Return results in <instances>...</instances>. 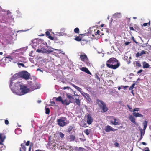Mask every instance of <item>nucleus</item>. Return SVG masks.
Here are the masks:
<instances>
[{"mask_svg": "<svg viewBox=\"0 0 151 151\" xmlns=\"http://www.w3.org/2000/svg\"><path fill=\"white\" fill-rule=\"evenodd\" d=\"M106 65L110 68L116 69L120 66V63L116 58H111L107 61Z\"/></svg>", "mask_w": 151, "mask_h": 151, "instance_id": "1", "label": "nucleus"}, {"mask_svg": "<svg viewBox=\"0 0 151 151\" xmlns=\"http://www.w3.org/2000/svg\"><path fill=\"white\" fill-rule=\"evenodd\" d=\"M13 83L12 81H10V88L12 91L14 93H15L16 94H19V90L22 85V83L20 82H18L17 83H15L14 84V86H12V84ZM19 94H20L19 93Z\"/></svg>", "mask_w": 151, "mask_h": 151, "instance_id": "2", "label": "nucleus"}, {"mask_svg": "<svg viewBox=\"0 0 151 151\" xmlns=\"http://www.w3.org/2000/svg\"><path fill=\"white\" fill-rule=\"evenodd\" d=\"M58 124L60 127H63L68 124L69 122L65 117H61L57 120Z\"/></svg>", "mask_w": 151, "mask_h": 151, "instance_id": "3", "label": "nucleus"}, {"mask_svg": "<svg viewBox=\"0 0 151 151\" xmlns=\"http://www.w3.org/2000/svg\"><path fill=\"white\" fill-rule=\"evenodd\" d=\"M96 103L100 108L102 109L103 112H105L108 111V107H107L105 103L102 101L97 99Z\"/></svg>", "mask_w": 151, "mask_h": 151, "instance_id": "4", "label": "nucleus"}, {"mask_svg": "<svg viewBox=\"0 0 151 151\" xmlns=\"http://www.w3.org/2000/svg\"><path fill=\"white\" fill-rule=\"evenodd\" d=\"M28 89L27 88V87L26 86L22 84L18 92L20 93H19L20 94H17L22 95L28 92Z\"/></svg>", "mask_w": 151, "mask_h": 151, "instance_id": "5", "label": "nucleus"}, {"mask_svg": "<svg viewBox=\"0 0 151 151\" xmlns=\"http://www.w3.org/2000/svg\"><path fill=\"white\" fill-rule=\"evenodd\" d=\"M30 74L26 71L21 72V78L26 80H28L30 78Z\"/></svg>", "mask_w": 151, "mask_h": 151, "instance_id": "6", "label": "nucleus"}, {"mask_svg": "<svg viewBox=\"0 0 151 151\" xmlns=\"http://www.w3.org/2000/svg\"><path fill=\"white\" fill-rule=\"evenodd\" d=\"M147 121H145L143 123V125L144 126L143 127V131L142 129H140L141 132V137L139 139V140H141L142 138V136H143L145 133V131L147 127Z\"/></svg>", "mask_w": 151, "mask_h": 151, "instance_id": "7", "label": "nucleus"}, {"mask_svg": "<svg viewBox=\"0 0 151 151\" xmlns=\"http://www.w3.org/2000/svg\"><path fill=\"white\" fill-rule=\"evenodd\" d=\"M139 110V108H135L132 111L133 113H132L133 115L136 117H143L144 116L142 114H140L139 113H136L135 112L136 111H138Z\"/></svg>", "mask_w": 151, "mask_h": 151, "instance_id": "8", "label": "nucleus"}, {"mask_svg": "<svg viewBox=\"0 0 151 151\" xmlns=\"http://www.w3.org/2000/svg\"><path fill=\"white\" fill-rule=\"evenodd\" d=\"M80 59L82 61L85 62L86 64L88 63V59L85 53H83L80 55Z\"/></svg>", "mask_w": 151, "mask_h": 151, "instance_id": "9", "label": "nucleus"}, {"mask_svg": "<svg viewBox=\"0 0 151 151\" xmlns=\"http://www.w3.org/2000/svg\"><path fill=\"white\" fill-rule=\"evenodd\" d=\"M112 120L110 121L114 125H119V123L116 121H117V119L114 116H111Z\"/></svg>", "mask_w": 151, "mask_h": 151, "instance_id": "10", "label": "nucleus"}, {"mask_svg": "<svg viewBox=\"0 0 151 151\" xmlns=\"http://www.w3.org/2000/svg\"><path fill=\"white\" fill-rule=\"evenodd\" d=\"M6 138V136L4 133H0V144L3 145V142Z\"/></svg>", "mask_w": 151, "mask_h": 151, "instance_id": "11", "label": "nucleus"}, {"mask_svg": "<svg viewBox=\"0 0 151 151\" xmlns=\"http://www.w3.org/2000/svg\"><path fill=\"white\" fill-rule=\"evenodd\" d=\"M93 121V119L90 114H88L87 116V122L89 124H91Z\"/></svg>", "mask_w": 151, "mask_h": 151, "instance_id": "12", "label": "nucleus"}, {"mask_svg": "<svg viewBox=\"0 0 151 151\" xmlns=\"http://www.w3.org/2000/svg\"><path fill=\"white\" fill-rule=\"evenodd\" d=\"M30 83L29 84V87H30V88L32 90H33L38 88L37 85L36 84H32V82H30Z\"/></svg>", "mask_w": 151, "mask_h": 151, "instance_id": "13", "label": "nucleus"}, {"mask_svg": "<svg viewBox=\"0 0 151 151\" xmlns=\"http://www.w3.org/2000/svg\"><path fill=\"white\" fill-rule=\"evenodd\" d=\"M12 78L14 79L21 78V72H19L14 74L12 76Z\"/></svg>", "mask_w": 151, "mask_h": 151, "instance_id": "14", "label": "nucleus"}, {"mask_svg": "<svg viewBox=\"0 0 151 151\" xmlns=\"http://www.w3.org/2000/svg\"><path fill=\"white\" fill-rule=\"evenodd\" d=\"M100 31L98 30L96 32H95L94 34L92 35L93 37L96 39H97L99 37V36L100 35Z\"/></svg>", "mask_w": 151, "mask_h": 151, "instance_id": "15", "label": "nucleus"}, {"mask_svg": "<svg viewBox=\"0 0 151 151\" xmlns=\"http://www.w3.org/2000/svg\"><path fill=\"white\" fill-rule=\"evenodd\" d=\"M80 70L83 71L89 74H91V73L89 71L88 69L86 67H83L80 68Z\"/></svg>", "mask_w": 151, "mask_h": 151, "instance_id": "16", "label": "nucleus"}, {"mask_svg": "<svg viewBox=\"0 0 151 151\" xmlns=\"http://www.w3.org/2000/svg\"><path fill=\"white\" fill-rule=\"evenodd\" d=\"M105 130L106 132H109L111 131H114L112 127L109 125H108L105 127Z\"/></svg>", "mask_w": 151, "mask_h": 151, "instance_id": "17", "label": "nucleus"}, {"mask_svg": "<svg viewBox=\"0 0 151 151\" xmlns=\"http://www.w3.org/2000/svg\"><path fill=\"white\" fill-rule=\"evenodd\" d=\"M129 120L133 123L135 124L136 123L135 119L134 117L132 115H131L129 117Z\"/></svg>", "mask_w": 151, "mask_h": 151, "instance_id": "18", "label": "nucleus"}, {"mask_svg": "<svg viewBox=\"0 0 151 151\" xmlns=\"http://www.w3.org/2000/svg\"><path fill=\"white\" fill-rule=\"evenodd\" d=\"M41 49L42 53H47L48 54H49L50 53V52H52V51H51L50 50H47L44 48H42Z\"/></svg>", "mask_w": 151, "mask_h": 151, "instance_id": "19", "label": "nucleus"}, {"mask_svg": "<svg viewBox=\"0 0 151 151\" xmlns=\"http://www.w3.org/2000/svg\"><path fill=\"white\" fill-rule=\"evenodd\" d=\"M87 99L88 101H91V99L90 98L89 95L86 93H84L83 95Z\"/></svg>", "mask_w": 151, "mask_h": 151, "instance_id": "20", "label": "nucleus"}, {"mask_svg": "<svg viewBox=\"0 0 151 151\" xmlns=\"http://www.w3.org/2000/svg\"><path fill=\"white\" fill-rule=\"evenodd\" d=\"M63 103L62 104H65L66 105H68L71 103V101L70 100H68L66 99L63 100Z\"/></svg>", "mask_w": 151, "mask_h": 151, "instance_id": "21", "label": "nucleus"}, {"mask_svg": "<svg viewBox=\"0 0 151 151\" xmlns=\"http://www.w3.org/2000/svg\"><path fill=\"white\" fill-rule=\"evenodd\" d=\"M146 53V52L144 50H142L141 53H139V52H137L136 54V57H139L140 56H142L143 54H145Z\"/></svg>", "mask_w": 151, "mask_h": 151, "instance_id": "22", "label": "nucleus"}, {"mask_svg": "<svg viewBox=\"0 0 151 151\" xmlns=\"http://www.w3.org/2000/svg\"><path fill=\"white\" fill-rule=\"evenodd\" d=\"M21 146V148H20V151H26V148L24 146V143H22Z\"/></svg>", "mask_w": 151, "mask_h": 151, "instance_id": "23", "label": "nucleus"}, {"mask_svg": "<svg viewBox=\"0 0 151 151\" xmlns=\"http://www.w3.org/2000/svg\"><path fill=\"white\" fill-rule=\"evenodd\" d=\"M45 34L47 36H48V37L51 40H53L54 39V37L50 36V32L48 31H46L45 32Z\"/></svg>", "mask_w": 151, "mask_h": 151, "instance_id": "24", "label": "nucleus"}, {"mask_svg": "<svg viewBox=\"0 0 151 151\" xmlns=\"http://www.w3.org/2000/svg\"><path fill=\"white\" fill-rule=\"evenodd\" d=\"M69 137V139H70V142L74 141L75 140L76 137L75 135L71 134Z\"/></svg>", "mask_w": 151, "mask_h": 151, "instance_id": "25", "label": "nucleus"}, {"mask_svg": "<svg viewBox=\"0 0 151 151\" xmlns=\"http://www.w3.org/2000/svg\"><path fill=\"white\" fill-rule=\"evenodd\" d=\"M121 17V13H116L114 15V17L115 19L119 18Z\"/></svg>", "mask_w": 151, "mask_h": 151, "instance_id": "26", "label": "nucleus"}, {"mask_svg": "<svg viewBox=\"0 0 151 151\" xmlns=\"http://www.w3.org/2000/svg\"><path fill=\"white\" fill-rule=\"evenodd\" d=\"M81 43L82 45H84L86 44L88 42L87 40H85L84 39H81Z\"/></svg>", "mask_w": 151, "mask_h": 151, "instance_id": "27", "label": "nucleus"}, {"mask_svg": "<svg viewBox=\"0 0 151 151\" xmlns=\"http://www.w3.org/2000/svg\"><path fill=\"white\" fill-rule=\"evenodd\" d=\"M143 67L144 68H149V64L145 62H144L143 63Z\"/></svg>", "mask_w": 151, "mask_h": 151, "instance_id": "28", "label": "nucleus"}, {"mask_svg": "<svg viewBox=\"0 0 151 151\" xmlns=\"http://www.w3.org/2000/svg\"><path fill=\"white\" fill-rule=\"evenodd\" d=\"M81 126L83 127H88L87 124L85 121H82L81 122Z\"/></svg>", "mask_w": 151, "mask_h": 151, "instance_id": "29", "label": "nucleus"}, {"mask_svg": "<svg viewBox=\"0 0 151 151\" xmlns=\"http://www.w3.org/2000/svg\"><path fill=\"white\" fill-rule=\"evenodd\" d=\"M56 101L59 102H61L62 103H63V100L62 99V97L61 96H59L58 98H56Z\"/></svg>", "mask_w": 151, "mask_h": 151, "instance_id": "30", "label": "nucleus"}, {"mask_svg": "<svg viewBox=\"0 0 151 151\" xmlns=\"http://www.w3.org/2000/svg\"><path fill=\"white\" fill-rule=\"evenodd\" d=\"M72 86L74 87L76 89H77L78 91H79V92H81L82 89L80 87L76 86V85L73 84L72 85Z\"/></svg>", "mask_w": 151, "mask_h": 151, "instance_id": "31", "label": "nucleus"}, {"mask_svg": "<svg viewBox=\"0 0 151 151\" xmlns=\"http://www.w3.org/2000/svg\"><path fill=\"white\" fill-rule=\"evenodd\" d=\"M76 104L78 105V106H80V100L79 99H76Z\"/></svg>", "mask_w": 151, "mask_h": 151, "instance_id": "32", "label": "nucleus"}, {"mask_svg": "<svg viewBox=\"0 0 151 151\" xmlns=\"http://www.w3.org/2000/svg\"><path fill=\"white\" fill-rule=\"evenodd\" d=\"M73 129V127L72 126H69L68 128L67 132L70 133L71 131H72Z\"/></svg>", "mask_w": 151, "mask_h": 151, "instance_id": "33", "label": "nucleus"}, {"mask_svg": "<svg viewBox=\"0 0 151 151\" xmlns=\"http://www.w3.org/2000/svg\"><path fill=\"white\" fill-rule=\"evenodd\" d=\"M75 40L77 41H80L81 40V39L79 36L75 37Z\"/></svg>", "mask_w": 151, "mask_h": 151, "instance_id": "34", "label": "nucleus"}, {"mask_svg": "<svg viewBox=\"0 0 151 151\" xmlns=\"http://www.w3.org/2000/svg\"><path fill=\"white\" fill-rule=\"evenodd\" d=\"M50 112V109L48 108H46L45 113L47 114H49Z\"/></svg>", "mask_w": 151, "mask_h": 151, "instance_id": "35", "label": "nucleus"}, {"mask_svg": "<svg viewBox=\"0 0 151 151\" xmlns=\"http://www.w3.org/2000/svg\"><path fill=\"white\" fill-rule=\"evenodd\" d=\"M135 85V83H133L131 86L129 88V90H132L133 88H134V86Z\"/></svg>", "mask_w": 151, "mask_h": 151, "instance_id": "36", "label": "nucleus"}, {"mask_svg": "<svg viewBox=\"0 0 151 151\" xmlns=\"http://www.w3.org/2000/svg\"><path fill=\"white\" fill-rule=\"evenodd\" d=\"M79 29L78 28H76L74 29V32L76 33H79Z\"/></svg>", "mask_w": 151, "mask_h": 151, "instance_id": "37", "label": "nucleus"}, {"mask_svg": "<svg viewBox=\"0 0 151 151\" xmlns=\"http://www.w3.org/2000/svg\"><path fill=\"white\" fill-rule=\"evenodd\" d=\"M59 134L61 138L62 139L64 137V134L63 133L60 132H59Z\"/></svg>", "mask_w": 151, "mask_h": 151, "instance_id": "38", "label": "nucleus"}, {"mask_svg": "<svg viewBox=\"0 0 151 151\" xmlns=\"http://www.w3.org/2000/svg\"><path fill=\"white\" fill-rule=\"evenodd\" d=\"M84 132L87 135H88L89 134V132L88 129H87L86 130L84 131Z\"/></svg>", "mask_w": 151, "mask_h": 151, "instance_id": "39", "label": "nucleus"}, {"mask_svg": "<svg viewBox=\"0 0 151 151\" xmlns=\"http://www.w3.org/2000/svg\"><path fill=\"white\" fill-rule=\"evenodd\" d=\"M67 97L69 99H74L70 95H67Z\"/></svg>", "mask_w": 151, "mask_h": 151, "instance_id": "40", "label": "nucleus"}, {"mask_svg": "<svg viewBox=\"0 0 151 151\" xmlns=\"http://www.w3.org/2000/svg\"><path fill=\"white\" fill-rule=\"evenodd\" d=\"M95 78L97 79V80L100 81V78L97 75V74L95 75Z\"/></svg>", "mask_w": 151, "mask_h": 151, "instance_id": "41", "label": "nucleus"}, {"mask_svg": "<svg viewBox=\"0 0 151 151\" xmlns=\"http://www.w3.org/2000/svg\"><path fill=\"white\" fill-rule=\"evenodd\" d=\"M136 65L138 67H141V65L140 63L138 62H137L136 63Z\"/></svg>", "mask_w": 151, "mask_h": 151, "instance_id": "42", "label": "nucleus"}, {"mask_svg": "<svg viewBox=\"0 0 151 151\" xmlns=\"http://www.w3.org/2000/svg\"><path fill=\"white\" fill-rule=\"evenodd\" d=\"M70 87L69 86H66V87H64L63 88V89L64 90H65L66 89H70Z\"/></svg>", "mask_w": 151, "mask_h": 151, "instance_id": "43", "label": "nucleus"}, {"mask_svg": "<svg viewBox=\"0 0 151 151\" xmlns=\"http://www.w3.org/2000/svg\"><path fill=\"white\" fill-rule=\"evenodd\" d=\"M143 151H150L148 147H146L143 150Z\"/></svg>", "mask_w": 151, "mask_h": 151, "instance_id": "44", "label": "nucleus"}, {"mask_svg": "<svg viewBox=\"0 0 151 151\" xmlns=\"http://www.w3.org/2000/svg\"><path fill=\"white\" fill-rule=\"evenodd\" d=\"M36 52L38 53H42L41 49H38L37 50Z\"/></svg>", "mask_w": 151, "mask_h": 151, "instance_id": "45", "label": "nucleus"}, {"mask_svg": "<svg viewBox=\"0 0 151 151\" xmlns=\"http://www.w3.org/2000/svg\"><path fill=\"white\" fill-rule=\"evenodd\" d=\"M6 58L9 59H10L11 60H13V58L11 56H8L6 57Z\"/></svg>", "mask_w": 151, "mask_h": 151, "instance_id": "46", "label": "nucleus"}, {"mask_svg": "<svg viewBox=\"0 0 151 151\" xmlns=\"http://www.w3.org/2000/svg\"><path fill=\"white\" fill-rule=\"evenodd\" d=\"M5 123L6 125H8L9 123V122L8 120H5Z\"/></svg>", "mask_w": 151, "mask_h": 151, "instance_id": "47", "label": "nucleus"}, {"mask_svg": "<svg viewBox=\"0 0 151 151\" xmlns=\"http://www.w3.org/2000/svg\"><path fill=\"white\" fill-rule=\"evenodd\" d=\"M30 143V141H28L26 143L25 145L27 146H28L29 145Z\"/></svg>", "mask_w": 151, "mask_h": 151, "instance_id": "48", "label": "nucleus"}, {"mask_svg": "<svg viewBox=\"0 0 151 151\" xmlns=\"http://www.w3.org/2000/svg\"><path fill=\"white\" fill-rule=\"evenodd\" d=\"M127 106L128 107V108L129 109V111H130L131 112H132V110H131V109H132V107L130 106H129V105H127Z\"/></svg>", "mask_w": 151, "mask_h": 151, "instance_id": "49", "label": "nucleus"}, {"mask_svg": "<svg viewBox=\"0 0 151 151\" xmlns=\"http://www.w3.org/2000/svg\"><path fill=\"white\" fill-rule=\"evenodd\" d=\"M50 103H51V104L52 105V106H54L55 105V102L54 101H51L50 102Z\"/></svg>", "mask_w": 151, "mask_h": 151, "instance_id": "50", "label": "nucleus"}, {"mask_svg": "<svg viewBox=\"0 0 151 151\" xmlns=\"http://www.w3.org/2000/svg\"><path fill=\"white\" fill-rule=\"evenodd\" d=\"M130 43V42H126L125 43V46L128 45Z\"/></svg>", "mask_w": 151, "mask_h": 151, "instance_id": "51", "label": "nucleus"}, {"mask_svg": "<svg viewBox=\"0 0 151 151\" xmlns=\"http://www.w3.org/2000/svg\"><path fill=\"white\" fill-rule=\"evenodd\" d=\"M18 64L21 65V66H22L23 67H24V64L23 63H18Z\"/></svg>", "mask_w": 151, "mask_h": 151, "instance_id": "52", "label": "nucleus"}, {"mask_svg": "<svg viewBox=\"0 0 151 151\" xmlns=\"http://www.w3.org/2000/svg\"><path fill=\"white\" fill-rule=\"evenodd\" d=\"M143 70L142 69H140L137 72V73L139 74L140 73H141L142 71Z\"/></svg>", "mask_w": 151, "mask_h": 151, "instance_id": "53", "label": "nucleus"}, {"mask_svg": "<svg viewBox=\"0 0 151 151\" xmlns=\"http://www.w3.org/2000/svg\"><path fill=\"white\" fill-rule=\"evenodd\" d=\"M129 29L130 30L134 31V29L133 27H130Z\"/></svg>", "mask_w": 151, "mask_h": 151, "instance_id": "54", "label": "nucleus"}, {"mask_svg": "<svg viewBox=\"0 0 151 151\" xmlns=\"http://www.w3.org/2000/svg\"><path fill=\"white\" fill-rule=\"evenodd\" d=\"M148 25L147 23H145L143 24V25L144 26H146Z\"/></svg>", "mask_w": 151, "mask_h": 151, "instance_id": "55", "label": "nucleus"}, {"mask_svg": "<svg viewBox=\"0 0 151 151\" xmlns=\"http://www.w3.org/2000/svg\"><path fill=\"white\" fill-rule=\"evenodd\" d=\"M121 86L122 87H123L124 88H127L129 87L128 86Z\"/></svg>", "mask_w": 151, "mask_h": 151, "instance_id": "56", "label": "nucleus"}, {"mask_svg": "<svg viewBox=\"0 0 151 151\" xmlns=\"http://www.w3.org/2000/svg\"><path fill=\"white\" fill-rule=\"evenodd\" d=\"M132 39L133 40V41H134V42H136V43H137V42H136V41L135 40V39L134 38V37H132Z\"/></svg>", "mask_w": 151, "mask_h": 151, "instance_id": "57", "label": "nucleus"}, {"mask_svg": "<svg viewBox=\"0 0 151 151\" xmlns=\"http://www.w3.org/2000/svg\"><path fill=\"white\" fill-rule=\"evenodd\" d=\"M142 144H143V145H146V143L145 142H142Z\"/></svg>", "mask_w": 151, "mask_h": 151, "instance_id": "58", "label": "nucleus"}, {"mask_svg": "<svg viewBox=\"0 0 151 151\" xmlns=\"http://www.w3.org/2000/svg\"><path fill=\"white\" fill-rule=\"evenodd\" d=\"M115 145L117 146H118L119 144L118 143H115Z\"/></svg>", "mask_w": 151, "mask_h": 151, "instance_id": "59", "label": "nucleus"}, {"mask_svg": "<svg viewBox=\"0 0 151 151\" xmlns=\"http://www.w3.org/2000/svg\"><path fill=\"white\" fill-rule=\"evenodd\" d=\"M41 102V100H38L37 101V102H38V103H40Z\"/></svg>", "mask_w": 151, "mask_h": 151, "instance_id": "60", "label": "nucleus"}, {"mask_svg": "<svg viewBox=\"0 0 151 151\" xmlns=\"http://www.w3.org/2000/svg\"><path fill=\"white\" fill-rule=\"evenodd\" d=\"M69 148L70 149H73V147L72 146H69Z\"/></svg>", "mask_w": 151, "mask_h": 151, "instance_id": "61", "label": "nucleus"}, {"mask_svg": "<svg viewBox=\"0 0 151 151\" xmlns=\"http://www.w3.org/2000/svg\"><path fill=\"white\" fill-rule=\"evenodd\" d=\"M37 70H39L41 72H42V70H41V69H39V68H38L37 69Z\"/></svg>", "mask_w": 151, "mask_h": 151, "instance_id": "62", "label": "nucleus"}, {"mask_svg": "<svg viewBox=\"0 0 151 151\" xmlns=\"http://www.w3.org/2000/svg\"><path fill=\"white\" fill-rule=\"evenodd\" d=\"M74 148H75V149L76 150H77V149L78 148L77 147H75Z\"/></svg>", "mask_w": 151, "mask_h": 151, "instance_id": "63", "label": "nucleus"}, {"mask_svg": "<svg viewBox=\"0 0 151 151\" xmlns=\"http://www.w3.org/2000/svg\"><path fill=\"white\" fill-rule=\"evenodd\" d=\"M150 21H149V22L148 23H147L149 25V26L150 25Z\"/></svg>", "mask_w": 151, "mask_h": 151, "instance_id": "64", "label": "nucleus"}]
</instances>
